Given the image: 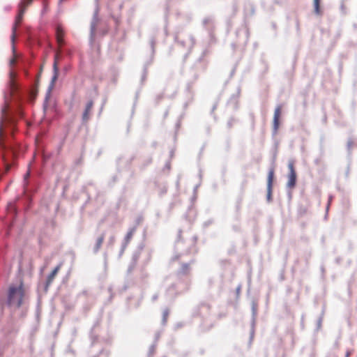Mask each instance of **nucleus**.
I'll use <instances>...</instances> for the list:
<instances>
[{"mask_svg":"<svg viewBox=\"0 0 357 357\" xmlns=\"http://www.w3.org/2000/svg\"><path fill=\"white\" fill-rule=\"evenodd\" d=\"M182 326H183V324L182 323H177L176 325V327L177 328H181Z\"/></svg>","mask_w":357,"mask_h":357,"instance_id":"c03bdc74","label":"nucleus"},{"mask_svg":"<svg viewBox=\"0 0 357 357\" xmlns=\"http://www.w3.org/2000/svg\"><path fill=\"white\" fill-rule=\"evenodd\" d=\"M234 230H237V229H238V228H237L236 227H234Z\"/></svg>","mask_w":357,"mask_h":357,"instance_id":"6e6d98bb","label":"nucleus"},{"mask_svg":"<svg viewBox=\"0 0 357 357\" xmlns=\"http://www.w3.org/2000/svg\"><path fill=\"white\" fill-rule=\"evenodd\" d=\"M150 52L151 54V56L153 57V55L154 54L155 52L154 46L150 47Z\"/></svg>","mask_w":357,"mask_h":357,"instance_id":"e433bc0d","label":"nucleus"},{"mask_svg":"<svg viewBox=\"0 0 357 357\" xmlns=\"http://www.w3.org/2000/svg\"><path fill=\"white\" fill-rule=\"evenodd\" d=\"M108 290H109V293H110V294H111V295H110V298H112V287H109V289H108Z\"/></svg>","mask_w":357,"mask_h":357,"instance_id":"a18cd8bd","label":"nucleus"},{"mask_svg":"<svg viewBox=\"0 0 357 357\" xmlns=\"http://www.w3.org/2000/svg\"><path fill=\"white\" fill-rule=\"evenodd\" d=\"M354 142L353 139L349 138L347 143V149L349 155H351V149L354 146Z\"/></svg>","mask_w":357,"mask_h":357,"instance_id":"4be33fe9","label":"nucleus"},{"mask_svg":"<svg viewBox=\"0 0 357 357\" xmlns=\"http://www.w3.org/2000/svg\"><path fill=\"white\" fill-rule=\"evenodd\" d=\"M127 245L122 243L121 245V250H120V252H119V257H121V255H123V253L124 252L126 248Z\"/></svg>","mask_w":357,"mask_h":357,"instance_id":"7c9ffc66","label":"nucleus"},{"mask_svg":"<svg viewBox=\"0 0 357 357\" xmlns=\"http://www.w3.org/2000/svg\"><path fill=\"white\" fill-rule=\"evenodd\" d=\"M241 285L239 284L237 287H236V294L238 295L240 294V291H241Z\"/></svg>","mask_w":357,"mask_h":357,"instance_id":"c9c22d12","label":"nucleus"},{"mask_svg":"<svg viewBox=\"0 0 357 357\" xmlns=\"http://www.w3.org/2000/svg\"><path fill=\"white\" fill-rule=\"evenodd\" d=\"M136 264L135 262H131L130 263L129 266H128V270H127V273L128 274H130L133 270L135 269V266H136Z\"/></svg>","mask_w":357,"mask_h":357,"instance_id":"b1692460","label":"nucleus"},{"mask_svg":"<svg viewBox=\"0 0 357 357\" xmlns=\"http://www.w3.org/2000/svg\"><path fill=\"white\" fill-rule=\"evenodd\" d=\"M288 169H289V175H288V182L287 183V187L288 188H293L296 186V172L294 169V162L293 160H289L288 162Z\"/></svg>","mask_w":357,"mask_h":357,"instance_id":"39448f33","label":"nucleus"},{"mask_svg":"<svg viewBox=\"0 0 357 357\" xmlns=\"http://www.w3.org/2000/svg\"><path fill=\"white\" fill-rule=\"evenodd\" d=\"M158 298V294H155L153 296H152V301L154 302Z\"/></svg>","mask_w":357,"mask_h":357,"instance_id":"f704fd0d","label":"nucleus"},{"mask_svg":"<svg viewBox=\"0 0 357 357\" xmlns=\"http://www.w3.org/2000/svg\"><path fill=\"white\" fill-rule=\"evenodd\" d=\"M151 63H152V57L151 58V59L149 61H146L144 65L143 74L142 75V79H141L142 83H143L146 78L147 68H148L149 66L151 65Z\"/></svg>","mask_w":357,"mask_h":357,"instance_id":"a211bd4d","label":"nucleus"},{"mask_svg":"<svg viewBox=\"0 0 357 357\" xmlns=\"http://www.w3.org/2000/svg\"><path fill=\"white\" fill-rule=\"evenodd\" d=\"M156 345L157 344L155 343H153L150 346L148 354H147V357H153L155 352Z\"/></svg>","mask_w":357,"mask_h":357,"instance_id":"aec40b11","label":"nucleus"},{"mask_svg":"<svg viewBox=\"0 0 357 357\" xmlns=\"http://www.w3.org/2000/svg\"><path fill=\"white\" fill-rule=\"evenodd\" d=\"M139 252H135L133 255H132V259H131V262H135V264H137V260L139 259Z\"/></svg>","mask_w":357,"mask_h":357,"instance_id":"bb28decb","label":"nucleus"},{"mask_svg":"<svg viewBox=\"0 0 357 357\" xmlns=\"http://www.w3.org/2000/svg\"><path fill=\"white\" fill-rule=\"evenodd\" d=\"M91 47L92 51L96 52V54H97L96 56H93V59H98V54L100 53V46L95 45V46H91Z\"/></svg>","mask_w":357,"mask_h":357,"instance_id":"393cba45","label":"nucleus"},{"mask_svg":"<svg viewBox=\"0 0 357 357\" xmlns=\"http://www.w3.org/2000/svg\"><path fill=\"white\" fill-rule=\"evenodd\" d=\"M169 314V311L168 309H165L162 312V324L165 325L167 321V318Z\"/></svg>","mask_w":357,"mask_h":357,"instance_id":"412c9836","label":"nucleus"},{"mask_svg":"<svg viewBox=\"0 0 357 357\" xmlns=\"http://www.w3.org/2000/svg\"><path fill=\"white\" fill-rule=\"evenodd\" d=\"M115 241V236H111L108 240L107 245L108 246H112Z\"/></svg>","mask_w":357,"mask_h":357,"instance_id":"c85d7f7f","label":"nucleus"},{"mask_svg":"<svg viewBox=\"0 0 357 357\" xmlns=\"http://www.w3.org/2000/svg\"><path fill=\"white\" fill-rule=\"evenodd\" d=\"M236 122V119L234 118V117H231L227 123V126L229 129L231 128L232 126H234V124Z\"/></svg>","mask_w":357,"mask_h":357,"instance_id":"a878e982","label":"nucleus"},{"mask_svg":"<svg viewBox=\"0 0 357 357\" xmlns=\"http://www.w3.org/2000/svg\"><path fill=\"white\" fill-rule=\"evenodd\" d=\"M216 109V105H213V108H212V112H213V111Z\"/></svg>","mask_w":357,"mask_h":357,"instance_id":"8fccbe9b","label":"nucleus"},{"mask_svg":"<svg viewBox=\"0 0 357 357\" xmlns=\"http://www.w3.org/2000/svg\"><path fill=\"white\" fill-rule=\"evenodd\" d=\"M23 192L21 197L17 199V204L9 203L7 206V213L11 225L13 224L18 213V208L22 206L25 211H27L32 202V195L36 192L38 183L36 179L30 177V172H27L24 176Z\"/></svg>","mask_w":357,"mask_h":357,"instance_id":"f257e3e1","label":"nucleus"},{"mask_svg":"<svg viewBox=\"0 0 357 357\" xmlns=\"http://www.w3.org/2000/svg\"><path fill=\"white\" fill-rule=\"evenodd\" d=\"M135 231H136V226H133L132 227H130L129 229L127 234L126 235L122 243L128 245V243H130L131 238H132V236H133L134 233L135 232Z\"/></svg>","mask_w":357,"mask_h":357,"instance_id":"dca6fc26","label":"nucleus"},{"mask_svg":"<svg viewBox=\"0 0 357 357\" xmlns=\"http://www.w3.org/2000/svg\"><path fill=\"white\" fill-rule=\"evenodd\" d=\"M90 337L91 339V344H93L96 337L94 335V328H93L90 332Z\"/></svg>","mask_w":357,"mask_h":357,"instance_id":"cd10ccee","label":"nucleus"},{"mask_svg":"<svg viewBox=\"0 0 357 357\" xmlns=\"http://www.w3.org/2000/svg\"><path fill=\"white\" fill-rule=\"evenodd\" d=\"M322 322V317H319V319L317 320V328H319L321 327Z\"/></svg>","mask_w":357,"mask_h":357,"instance_id":"72a5a7b5","label":"nucleus"},{"mask_svg":"<svg viewBox=\"0 0 357 357\" xmlns=\"http://www.w3.org/2000/svg\"><path fill=\"white\" fill-rule=\"evenodd\" d=\"M282 106L278 105L275 109L273 122V136H275L280 126V116L281 114Z\"/></svg>","mask_w":357,"mask_h":357,"instance_id":"1a4fd4ad","label":"nucleus"},{"mask_svg":"<svg viewBox=\"0 0 357 357\" xmlns=\"http://www.w3.org/2000/svg\"><path fill=\"white\" fill-rule=\"evenodd\" d=\"M332 199H333V197H332L331 195V196H329V198H328V205H327V207H326V210H328V208H329V205H330V204H331V202Z\"/></svg>","mask_w":357,"mask_h":357,"instance_id":"58836bf2","label":"nucleus"},{"mask_svg":"<svg viewBox=\"0 0 357 357\" xmlns=\"http://www.w3.org/2000/svg\"><path fill=\"white\" fill-rule=\"evenodd\" d=\"M182 289L178 287V284H172L167 289V296L169 298H173L174 296L181 291Z\"/></svg>","mask_w":357,"mask_h":357,"instance_id":"4468645a","label":"nucleus"},{"mask_svg":"<svg viewBox=\"0 0 357 357\" xmlns=\"http://www.w3.org/2000/svg\"><path fill=\"white\" fill-rule=\"evenodd\" d=\"M213 223V220L209 219L203 223V226H204V227H207Z\"/></svg>","mask_w":357,"mask_h":357,"instance_id":"c756f323","label":"nucleus"},{"mask_svg":"<svg viewBox=\"0 0 357 357\" xmlns=\"http://www.w3.org/2000/svg\"><path fill=\"white\" fill-rule=\"evenodd\" d=\"M16 47L17 46L15 45L11 46L13 56L9 59L10 71L13 70L14 72H16L15 69V63L17 62L24 61L23 55L17 52Z\"/></svg>","mask_w":357,"mask_h":357,"instance_id":"423d86ee","label":"nucleus"},{"mask_svg":"<svg viewBox=\"0 0 357 357\" xmlns=\"http://www.w3.org/2000/svg\"><path fill=\"white\" fill-rule=\"evenodd\" d=\"M320 0H314V12L319 15L320 14Z\"/></svg>","mask_w":357,"mask_h":357,"instance_id":"5701e85b","label":"nucleus"},{"mask_svg":"<svg viewBox=\"0 0 357 357\" xmlns=\"http://www.w3.org/2000/svg\"><path fill=\"white\" fill-rule=\"evenodd\" d=\"M165 168H167V169H170V163H169V162H167L165 164Z\"/></svg>","mask_w":357,"mask_h":357,"instance_id":"79ce46f5","label":"nucleus"},{"mask_svg":"<svg viewBox=\"0 0 357 357\" xmlns=\"http://www.w3.org/2000/svg\"><path fill=\"white\" fill-rule=\"evenodd\" d=\"M167 192V188L165 187L164 189L162 190L161 193L165 194Z\"/></svg>","mask_w":357,"mask_h":357,"instance_id":"de8ad7c7","label":"nucleus"},{"mask_svg":"<svg viewBox=\"0 0 357 357\" xmlns=\"http://www.w3.org/2000/svg\"><path fill=\"white\" fill-rule=\"evenodd\" d=\"M197 236H194L193 237V242H192V243H195V242L197 241Z\"/></svg>","mask_w":357,"mask_h":357,"instance_id":"09e8293b","label":"nucleus"},{"mask_svg":"<svg viewBox=\"0 0 357 357\" xmlns=\"http://www.w3.org/2000/svg\"><path fill=\"white\" fill-rule=\"evenodd\" d=\"M104 238H105L104 234H102V235H101L100 237H98L97 238L96 245H95V246L93 248V252L94 253H97L99 251V250H100V247H101V245H102V244L103 243Z\"/></svg>","mask_w":357,"mask_h":357,"instance_id":"f3484780","label":"nucleus"},{"mask_svg":"<svg viewBox=\"0 0 357 357\" xmlns=\"http://www.w3.org/2000/svg\"><path fill=\"white\" fill-rule=\"evenodd\" d=\"M93 105V102L91 100L88 101V102L86 103L85 109L82 114V116L83 123L88 121V120L89 119V113H90V111H91Z\"/></svg>","mask_w":357,"mask_h":357,"instance_id":"ddd939ff","label":"nucleus"},{"mask_svg":"<svg viewBox=\"0 0 357 357\" xmlns=\"http://www.w3.org/2000/svg\"><path fill=\"white\" fill-rule=\"evenodd\" d=\"M60 268L59 266H57L54 268V270L48 275L46 279L45 284V291H47L49 287L52 284V281L54 279L55 275L57 274Z\"/></svg>","mask_w":357,"mask_h":357,"instance_id":"f8f14e48","label":"nucleus"},{"mask_svg":"<svg viewBox=\"0 0 357 357\" xmlns=\"http://www.w3.org/2000/svg\"><path fill=\"white\" fill-rule=\"evenodd\" d=\"M83 190L88 196V201L91 199L93 196L98 197L99 194L97 188L94 185L92 181L88 182L83 187Z\"/></svg>","mask_w":357,"mask_h":357,"instance_id":"6e6552de","label":"nucleus"},{"mask_svg":"<svg viewBox=\"0 0 357 357\" xmlns=\"http://www.w3.org/2000/svg\"><path fill=\"white\" fill-rule=\"evenodd\" d=\"M199 185H200V184H198L197 185H196V186H195V190H196L197 189V188L199 187Z\"/></svg>","mask_w":357,"mask_h":357,"instance_id":"603ef678","label":"nucleus"},{"mask_svg":"<svg viewBox=\"0 0 357 357\" xmlns=\"http://www.w3.org/2000/svg\"><path fill=\"white\" fill-rule=\"evenodd\" d=\"M334 347L337 348L339 347V341L337 340L334 343Z\"/></svg>","mask_w":357,"mask_h":357,"instance_id":"37998d69","label":"nucleus"},{"mask_svg":"<svg viewBox=\"0 0 357 357\" xmlns=\"http://www.w3.org/2000/svg\"><path fill=\"white\" fill-rule=\"evenodd\" d=\"M24 296V290L22 282L18 286H10L8 291L7 305L10 307H20L22 304Z\"/></svg>","mask_w":357,"mask_h":357,"instance_id":"f03ea898","label":"nucleus"},{"mask_svg":"<svg viewBox=\"0 0 357 357\" xmlns=\"http://www.w3.org/2000/svg\"><path fill=\"white\" fill-rule=\"evenodd\" d=\"M353 353V350H349L348 349L347 351H346V354H345V356L344 357H350V356Z\"/></svg>","mask_w":357,"mask_h":357,"instance_id":"473e14b6","label":"nucleus"},{"mask_svg":"<svg viewBox=\"0 0 357 357\" xmlns=\"http://www.w3.org/2000/svg\"><path fill=\"white\" fill-rule=\"evenodd\" d=\"M159 337H160V333H158L155 334V341H154L153 343H155L157 344V341L159 339Z\"/></svg>","mask_w":357,"mask_h":357,"instance_id":"4c0bfd02","label":"nucleus"},{"mask_svg":"<svg viewBox=\"0 0 357 357\" xmlns=\"http://www.w3.org/2000/svg\"><path fill=\"white\" fill-rule=\"evenodd\" d=\"M32 1L33 0H22L19 4L18 14L16 16L15 20L12 27V35L10 38L13 44L15 43L17 29L21 25L26 8L31 4Z\"/></svg>","mask_w":357,"mask_h":357,"instance_id":"7ed1b4c3","label":"nucleus"},{"mask_svg":"<svg viewBox=\"0 0 357 357\" xmlns=\"http://www.w3.org/2000/svg\"><path fill=\"white\" fill-rule=\"evenodd\" d=\"M2 355V352L0 351V356Z\"/></svg>","mask_w":357,"mask_h":357,"instance_id":"4d7b16f0","label":"nucleus"},{"mask_svg":"<svg viewBox=\"0 0 357 357\" xmlns=\"http://www.w3.org/2000/svg\"><path fill=\"white\" fill-rule=\"evenodd\" d=\"M190 88H191V84H188V86H187V90L190 92Z\"/></svg>","mask_w":357,"mask_h":357,"instance_id":"49530a36","label":"nucleus"},{"mask_svg":"<svg viewBox=\"0 0 357 357\" xmlns=\"http://www.w3.org/2000/svg\"><path fill=\"white\" fill-rule=\"evenodd\" d=\"M192 250H194V246H193L192 248H188V249L186 250L185 253H190V252H192Z\"/></svg>","mask_w":357,"mask_h":357,"instance_id":"a19ab883","label":"nucleus"},{"mask_svg":"<svg viewBox=\"0 0 357 357\" xmlns=\"http://www.w3.org/2000/svg\"><path fill=\"white\" fill-rule=\"evenodd\" d=\"M181 232H182L181 230L178 231V240L176 241V243H175V249L178 252L181 250L182 246L183 244V243L181 241Z\"/></svg>","mask_w":357,"mask_h":357,"instance_id":"6ab92c4d","label":"nucleus"},{"mask_svg":"<svg viewBox=\"0 0 357 357\" xmlns=\"http://www.w3.org/2000/svg\"><path fill=\"white\" fill-rule=\"evenodd\" d=\"M168 114V112L167 111L165 113V116H167Z\"/></svg>","mask_w":357,"mask_h":357,"instance_id":"864d4df0","label":"nucleus"},{"mask_svg":"<svg viewBox=\"0 0 357 357\" xmlns=\"http://www.w3.org/2000/svg\"><path fill=\"white\" fill-rule=\"evenodd\" d=\"M199 178H202V172H201V170L199 171Z\"/></svg>","mask_w":357,"mask_h":357,"instance_id":"3c124183","label":"nucleus"},{"mask_svg":"<svg viewBox=\"0 0 357 357\" xmlns=\"http://www.w3.org/2000/svg\"><path fill=\"white\" fill-rule=\"evenodd\" d=\"M195 263L194 259H191L188 263H181L180 268L177 271L178 276L188 275L190 274L191 268L190 265Z\"/></svg>","mask_w":357,"mask_h":357,"instance_id":"9d476101","label":"nucleus"},{"mask_svg":"<svg viewBox=\"0 0 357 357\" xmlns=\"http://www.w3.org/2000/svg\"><path fill=\"white\" fill-rule=\"evenodd\" d=\"M65 31L61 25H57L56 29V38L59 45L64 42Z\"/></svg>","mask_w":357,"mask_h":357,"instance_id":"2eb2a0df","label":"nucleus"},{"mask_svg":"<svg viewBox=\"0 0 357 357\" xmlns=\"http://www.w3.org/2000/svg\"><path fill=\"white\" fill-rule=\"evenodd\" d=\"M53 70H54V74H53V76L52 77L50 84V85L48 86L47 91V93H46V96H45V101H44V103H43V109L45 111H46V109L47 108V101H48V99L50 98L51 91L52 90V89H53V87L54 86V82L57 79L58 75H59V68L57 66V63L56 61H54V65H53Z\"/></svg>","mask_w":357,"mask_h":357,"instance_id":"20e7f679","label":"nucleus"},{"mask_svg":"<svg viewBox=\"0 0 357 357\" xmlns=\"http://www.w3.org/2000/svg\"><path fill=\"white\" fill-rule=\"evenodd\" d=\"M119 61H121V60H122V56H121L119 58Z\"/></svg>","mask_w":357,"mask_h":357,"instance_id":"5fc2aeb1","label":"nucleus"},{"mask_svg":"<svg viewBox=\"0 0 357 357\" xmlns=\"http://www.w3.org/2000/svg\"><path fill=\"white\" fill-rule=\"evenodd\" d=\"M142 219L143 218L142 216H139L137 218V219L135 220L136 225H135V226H136V227L142 222Z\"/></svg>","mask_w":357,"mask_h":357,"instance_id":"2f4dec72","label":"nucleus"},{"mask_svg":"<svg viewBox=\"0 0 357 357\" xmlns=\"http://www.w3.org/2000/svg\"><path fill=\"white\" fill-rule=\"evenodd\" d=\"M257 313V305L255 302H252V320H251L250 339H252L254 335Z\"/></svg>","mask_w":357,"mask_h":357,"instance_id":"9b49d317","label":"nucleus"},{"mask_svg":"<svg viewBox=\"0 0 357 357\" xmlns=\"http://www.w3.org/2000/svg\"><path fill=\"white\" fill-rule=\"evenodd\" d=\"M118 180V176L116 175L112 176V183H114Z\"/></svg>","mask_w":357,"mask_h":357,"instance_id":"ea45409f","label":"nucleus"},{"mask_svg":"<svg viewBox=\"0 0 357 357\" xmlns=\"http://www.w3.org/2000/svg\"><path fill=\"white\" fill-rule=\"evenodd\" d=\"M274 176V168H271L268 171V178H267V195L266 199L268 202L272 201V188H273V181Z\"/></svg>","mask_w":357,"mask_h":357,"instance_id":"0eeeda50","label":"nucleus"}]
</instances>
